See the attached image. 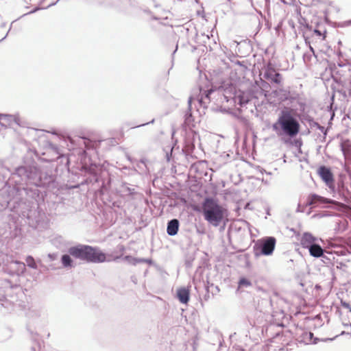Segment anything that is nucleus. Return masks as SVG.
Wrapping results in <instances>:
<instances>
[{"mask_svg":"<svg viewBox=\"0 0 351 351\" xmlns=\"http://www.w3.org/2000/svg\"><path fill=\"white\" fill-rule=\"evenodd\" d=\"M293 111L287 108L280 110L276 121L272 124V130L278 137L293 138L299 133L300 123L294 117Z\"/></svg>","mask_w":351,"mask_h":351,"instance_id":"f257e3e1","label":"nucleus"},{"mask_svg":"<svg viewBox=\"0 0 351 351\" xmlns=\"http://www.w3.org/2000/svg\"><path fill=\"white\" fill-rule=\"evenodd\" d=\"M16 177L20 178V180H16V182H25L40 187H45L53 180L51 176L43 172L36 166H21L17 167L12 174L13 179Z\"/></svg>","mask_w":351,"mask_h":351,"instance_id":"f03ea898","label":"nucleus"},{"mask_svg":"<svg viewBox=\"0 0 351 351\" xmlns=\"http://www.w3.org/2000/svg\"><path fill=\"white\" fill-rule=\"evenodd\" d=\"M68 252L75 258L86 263H100L106 261V254L99 248L88 245L78 244L69 248Z\"/></svg>","mask_w":351,"mask_h":351,"instance_id":"7ed1b4c3","label":"nucleus"},{"mask_svg":"<svg viewBox=\"0 0 351 351\" xmlns=\"http://www.w3.org/2000/svg\"><path fill=\"white\" fill-rule=\"evenodd\" d=\"M226 209L213 197H206L202 204V213L204 219L212 226L217 227L225 217Z\"/></svg>","mask_w":351,"mask_h":351,"instance_id":"20e7f679","label":"nucleus"},{"mask_svg":"<svg viewBox=\"0 0 351 351\" xmlns=\"http://www.w3.org/2000/svg\"><path fill=\"white\" fill-rule=\"evenodd\" d=\"M276 243L274 237H265L258 239L254 245L255 256H270L273 254Z\"/></svg>","mask_w":351,"mask_h":351,"instance_id":"39448f33","label":"nucleus"},{"mask_svg":"<svg viewBox=\"0 0 351 351\" xmlns=\"http://www.w3.org/2000/svg\"><path fill=\"white\" fill-rule=\"evenodd\" d=\"M263 77L274 85L276 88L281 86L282 76L277 72L269 64L265 69Z\"/></svg>","mask_w":351,"mask_h":351,"instance_id":"423d86ee","label":"nucleus"},{"mask_svg":"<svg viewBox=\"0 0 351 351\" xmlns=\"http://www.w3.org/2000/svg\"><path fill=\"white\" fill-rule=\"evenodd\" d=\"M317 172L322 180L329 188L333 187L334 177L330 168L326 166H321L319 167Z\"/></svg>","mask_w":351,"mask_h":351,"instance_id":"0eeeda50","label":"nucleus"},{"mask_svg":"<svg viewBox=\"0 0 351 351\" xmlns=\"http://www.w3.org/2000/svg\"><path fill=\"white\" fill-rule=\"evenodd\" d=\"M337 202L333 199L324 197L317 194H311L308 196L306 204L311 206H317L321 204H333Z\"/></svg>","mask_w":351,"mask_h":351,"instance_id":"6e6552de","label":"nucleus"},{"mask_svg":"<svg viewBox=\"0 0 351 351\" xmlns=\"http://www.w3.org/2000/svg\"><path fill=\"white\" fill-rule=\"evenodd\" d=\"M317 238L309 232H304L300 239V244L304 248L308 249L315 244Z\"/></svg>","mask_w":351,"mask_h":351,"instance_id":"1a4fd4ad","label":"nucleus"},{"mask_svg":"<svg viewBox=\"0 0 351 351\" xmlns=\"http://www.w3.org/2000/svg\"><path fill=\"white\" fill-rule=\"evenodd\" d=\"M180 226L179 220L173 219L168 221L167 226V233L169 236H175L178 234Z\"/></svg>","mask_w":351,"mask_h":351,"instance_id":"9d476101","label":"nucleus"},{"mask_svg":"<svg viewBox=\"0 0 351 351\" xmlns=\"http://www.w3.org/2000/svg\"><path fill=\"white\" fill-rule=\"evenodd\" d=\"M177 297L181 303L187 304L190 298L189 290L184 287L178 289L177 291Z\"/></svg>","mask_w":351,"mask_h":351,"instance_id":"9b49d317","label":"nucleus"},{"mask_svg":"<svg viewBox=\"0 0 351 351\" xmlns=\"http://www.w3.org/2000/svg\"><path fill=\"white\" fill-rule=\"evenodd\" d=\"M309 254L311 256L315 258L324 257V249L319 244H314L308 248Z\"/></svg>","mask_w":351,"mask_h":351,"instance_id":"f8f14e48","label":"nucleus"},{"mask_svg":"<svg viewBox=\"0 0 351 351\" xmlns=\"http://www.w3.org/2000/svg\"><path fill=\"white\" fill-rule=\"evenodd\" d=\"M250 102V97L244 93H240L234 97V103L241 107L245 106Z\"/></svg>","mask_w":351,"mask_h":351,"instance_id":"ddd939ff","label":"nucleus"},{"mask_svg":"<svg viewBox=\"0 0 351 351\" xmlns=\"http://www.w3.org/2000/svg\"><path fill=\"white\" fill-rule=\"evenodd\" d=\"M12 122L16 123V119L14 116L6 114H0V124L3 126L7 127Z\"/></svg>","mask_w":351,"mask_h":351,"instance_id":"4468645a","label":"nucleus"},{"mask_svg":"<svg viewBox=\"0 0 351 351\" xmlns=\"http://www.w3.org/2000/svg\"><path fill=\"white\" fill-rule=\"evenodd\" d=\"M191 101H192V97H190L188 100L189 108L184 114V124L187 126H190L194 121L193 115H192V112H191Z\"/></svg>","mask_w":351,"mask_h":351,"instance_id":"2eb2a0df","label":"nucleus"},{"mask_svg":"<svg viewBox=\"0 0 351 351\" xmlns=\"http://www.w3.org/2000/svg\"><path fill=\"white\" fill-rule=\"evenodd\" d=\"M252 4L255 7V9H268L269 7V0H252Z\"/></svg>","mask_w":351,"mask_h":351,"instance_id":"dca6fc26","label":"nucleus"},{"mask_svg":"<svg viewBox=\"0 0 351 351\" xmlns=\"http://www.w3.org/2000/svg\"><path fill=\"white\" fill-rule=\"evenodd\" d=\"M71 256H72L70 255L69 253V254H63L61 256V263L64 267L69 268V267H73V261Z\"/></svg>","mask_w":351,"mask_h":351,"instance_id":"f3484780","label":"nucleus"},{"mask_svg":"<svg viewBox=\"0 0 351 351\" xmlns=\"http://www.w3.org/2000/svg\"><path fill=\"white\" fill-rule=\"evenodd\" d=\"M124 259L130 262L134 265H136L138 263H145V258H134L131 256H125Z\"/></svg>","mask_w":351,"mask_h":351,"instance_id":"a211bd4d","label":"nucleus"},{"mask_svg":"<svg viewBox=\"0 0 351 351\" xmlns=\"http://www.w3.org/2000/svg\"><path fill=\"white\" fill-rule=\"evenodd\" d=\"M297 98H298V101H296V104L298 107L296 109L298 110L299 111H300L301 112H304L305 111L306 107V104L305 99L302 97H297Z\"/></svg>","mask_w":351,"mask_h":351,"instance_id":"6ab92c4d","label":"nucleus"},{"mask_svg":"<svg viewBox=\"0 0 351 351\" xmlns=\"http://www.w3.org/2000/svg\"><path fill=\"white\" fill-rule=\"evenodd\" d=\"M341 149L343 154H347L351 152V145L348 141H344L341 143Z\"/></svg>","mask_w":351,"mask_h":351,"instance_id":"aec40b11","label":"nucleus"},{"mask_svg":"<svg viewBox=\"0 0 351 351\" xmlns=\"http://www.w3.org/2000/svg\"><path fill=\"white\" fill-rule=\"evenodd\" d=\"M121 192L127 195H132L135 193L134 189L130 188L126 183L121 186Z\"/></svg>","mask_w":351,"mask_h":351,"instance_id":"412c9836","label":"nucleus"},{"mask_svg":"<svg viewBox=\"0 0 351 351\" xmlns=\"http://www.w3.org/2000/svg\"><path fill=\"white\" fill-rule=\"evenodd\" d=\"M25 261L29 267L37 269V265L35 263L34 258L32 256H27Z\"/></svg>","mask_w":351,"mask_h":351,"instance_id":"4be33fe9","label":"nucleus"},{"mask_svg":"<svg viewBox=\"0 0 351 351\" xmlns=\"http://www.w3.org/2000/svg\"><path fill=\"white\" fill-rule=\"evenodd\" d=\"M252 285L251 282L245 278H242L239 281V287H248Z\"/></svg>","mask_w":351,"mask_h":351,"instance_id":"5701e85b","label":"nucleus"},{"mask_svg":"<svg viewBox=\"0 0 351 351\" xmlns=\"http://www.w3.org/2000/svg\"><path fill=\"white\" fill-rule=\"evenodd\" d=\"M297 97H301L298 93H293L292 95H290L288 99H289V101L291 103H293L294 101L296 102L298 101Z\"/></svg>","mask_w":351,"mask_h":351,"instance_id":"b1692460","label":"nucleus"},{"mask_svg":"<svg viewBox=\"0 0 351 351\" xmlns=\"http://www.w3.org/2000/svg\"><path fill=\"white\" fill-rule=\"evenodd\" d=\"M137 167L144 171L143 167L146 168L145 159H141L137 164Z\"/></svg>","mask_w":351,"mask_h":351,"instance_id":"393cba45","label":"nucleus"},{"mask_svg":"<svg viewBox=\"0 0 351 351\" xmlns=\"http://www.w3.org/2000/svg\"><path fill=\"white\" fill-rule=\"evenodd\" d=\"M14 263H15L16 265H19L20 269H21L22 271H23L25 269V263H23L21 262V261H15L14 262Z\"/></svg>","mask_w":351,"mask_h":351,"instance_id":"a878e982","label":"nucleus"},{"mask_svg":"<svg viewBox=\"0 0 351 351\" xmlns=\"http://www.w3.org/2000/svg\"><path fill=\"white\" fill-rule=\"evenodd\" d=\"M49 147L54 152H56V154H59V148L56 145L50 143Z\"/></svg>","mask_w":351,"mask_h":351,"instance_id":"bb28decb","label":"nucleus"},{"mask_svg":"<svg viewBox=\"0 0 351 351\" xmlns=\"http://www.w3.org/2000/svg\"><path fill=\"white\" fill-rule=\"evenodd\" d=\"M213 93V89H210V90H208L207 91L205 92V99H208V100H210V95Z\"/></svg>","mask_w":351,"mask_h":351,"instance_id":"cd10ccee","label":"nucleus"},{"mask_svg":"<svg viewBox=\"0 0 351 351\" xmlns=\"http://www.w3.org/2000/svg\"><path fill=\"white\" fill-rule=\"evenodd\" d=\"M341 305L343 308L349 309L350 311H351V307L350 305L346 302H341Z\"/></svg>","mask_w":351,"mask_h":351,"instance_id":"c85d7f7f","label":"nucleus"},{"mask_svg":"<svg viewBox=\"0 0 351 351\" xmlns=\"http://www.w3.org/2000/svg\"><path fill=\"white\" fill-rule=\"evenodd\" d=\"M154 122V119H152L151 121H149L148 123H143V124H141L139 125L134 126V128H138V127L144 126V125H147L149 123H153Z\"/></svg>","mask_w":351,"mask_h":351,"instance_id":"c756f323","label":"nucleus"},{"mask_svg":"<svg viewBox=\"0 0 351 351\" xmlns=\"http://www.w3.org/2000/svg\"><path fill=\"white\" fill-rule=\"evenodd\" d=\"M314 33H315L316 35L319 36H322V32H321L320 30H319V29H314Z\"/></svg>","mask_w":351,"mask_h":351,"instance_id":"7c9ffc66","label":"nucleus"},{"mask_svg":"<svg viewBox=\"0 0 351 351\" xmlns=\"http://www.w3.org/2000/svg\"><path fill=\"white\" fill-rule=\"evenodd\" d=\"M40 8L39 7H36L35 8L34 10H32V11H30L29 12H28L27 14H32V13H34L36 12L37 10H40ZM25 16V14L23 15Z\"/></svg>","mask_w":351,"mask_h":351,"instance_id":"2f4dec72","label":"nucleus"},{"mask_svg":"<svg viewBox=\"0 0 351 351\" xmlns=\"http://www.w3.org/2000/svg\"><path fill=\"white\" fill-rule=\"evenodd\" d=\"M90 143H91V142H90V141H88V143H86V141H84V144L86 145V147L87 149H90Z\"/></svg>","mask_w":351,"mask_h":351,"instance_id":"473e14b6","label":"nucleus"},{"mask_svg":"<svg viewBox=\"0 0 351 351\" xmlns=\"http://www.w3.org/2000/svg\"><path fill=\"white\" fill-rule=\"evenodd\" d=\"M337 337H338V335L335 336V337L333 338H327V339H324L323 341H333Z\"/></svg>","mask_w":351,"mask_h":351,"instance_id":"72a5a7b5","label":"nucleus"},{"mask_svg":"<svg viewBox=\"0 0 351 351\" xmlns=\"http://www.w3.org/2000/svg\"><path fill=\"white\" fill-rule=\"evenodd\" d=\"M307 335L308 336L309 339H311L313 337V333L309 332L308 333H307Z\"/></svg>","mask_w":351,"mask_h":351,"instance_id":"f704fd0d","label":"nucleus"},{"mask_svg":"<svg viewBox=\"0 0 351 351\" xmlns=\"http://www.w3.org/2000/svg\"><path fill=\"white\" fill-rule=\"evenodd\" d=\"M145 263H148V264H152V259H147V258H145Z\"/></svg>","mask_w":351,"mask_h":351,"instance_id":"c9c22d12","label":"nucleus"},{"mask_svg":"<svg viewBox=\"0 0 351 351\" xmlns=\"http://www.w3.org/2000/svg\"><path fill=\"white\" fill-rule=\"evenodd\" d=\"M49 258L51 260H53L54 259V255L53 254H49L48 255Z\"/></svg>","mask_w":351,"mask_h":351,"instance_id":"e433bc0d","label":"nucleus"},{"mask_svg":"<svg viewBox=\"0 0 351 351\" xmlns=\"http://www.w3.org/2000/svg\"><path fill=\"white\" fill-rule=\"evenodd\" d=\"M318 128H319L322 132H324V130H325V128H324V127H323V126H320V125H319V126H318Z\"/></svg>","mask_w":351,"mask_h":351,"instance_id":"4c0bfd02","label":"nucleus"},{"mask_svg":"<svg viewBox=\"0 0 351 351\" xmlns=\"http://www.w3.org/2000/svg\"><path fill=\"white\" fill-rule=\"evenodd\" d=\"M60 1V0H57V1H56V2H55V3H52L49 4V5L47 6V8H49V7H50V6H52V5H56V4L57 3V2H58V1Z\"/></svg>","mask_w":351,"mask_h":351,"instance_id":"58836bf2","label":"nucleus"},{"mask_svg":"<svg viewBox=\"0 0 351 351\" xmlns=\"http://www.w3.org/2000/svg\"><path fill=\"white\" fill-rule=\"evenodd\" d=\"M126 157H127L128 160H130V162H132V158L128 154L126 155Z\"/></svg>","mask_w":351,"mask_h":351,"instance_id":"ea45409f","label":"nucleus"},{"mask_svg":"<svg viewBox=\"0 0 351 351\" xmlns=\"http://www.w3.org/2000/svg\"><path fill=\"white\" fill-rule=\"evenodd\" d=\"M346 23V25H351V19L350 20H348L347 21L345 22Z\"/></svg>","mask_w":351,"mask_h":351,"instance_id":"a19ab883","label":"nucleus"},{"mask_svg":"<svg viewBox=\"0 0 351 351\" xmlns=\"http://www.w3.org/2000/svg\"><path fill=\"white\" fill-rule=\"evenodd\" d=\"M324 34H326V31L324 32ZM325 38H326V35H325V34H323V38H322V39L324 40V39H325Z\"/></svg>","mask_w":351,"mask_h":351,"instance_id":"79ce46f5","label":"nucleus"},{"mask_svg":"<svg viewBox=\"0 0 351 351\" xmlns=\"http://www.w3.org/2000/svg\"><path fill=\"white\" fill-rule=\"evenodd\" d=\"M310 50H311V51L314 52L313 48L311 46H310Z\"/></svg>","mask_w":351,"mask_h":351,"instance_id":"37998d69","label":"nucleus"},{"mask_svg":"<svg viewBox=\"0 0 351 351\" xmlns=\"http://www.w3.org/2000/svg\"><path fill=\"white\" fill-rule=\"evenodd\" d=\"M202 99H203L202 98H201V99H199V103H201V104H202V103L203 102Z\"/></svg>","mask_w":351,"mask_h":351,"instance_id":"c03bdc74","label":"nucleus"},{"mask_svg":"<svg viewBox=\"0 0 351 351\" xmlns=\"http://www.w3.org/2000/svg\"><path fill=\"white\" fill-rule=\"evenodd\" d=\"M338 65H339L340 67L343 66V64H341V63H339Z\"/></svg>","mask_w":351,"mask_h":351,"instance_id":"a18cd8bd","label":"nucleus"},{"mask_svg":"<svg viewBox=\"0 0 351 351\" xmlns=\"http://www.w3.org/2000/svg\"><path fill=\"white\" fill-rule=\"evenodd\" d=\"M345 333L344 331H342V332L340 334L341 335H343Z\"/></svg>","mask_w":351,"mask_h":351,"instance_id":"49530a36","label":"nucleus"},{"mask_svg":"<svg viewBox=\"0 0 351 351\" xmlns=\"http://www.w3.org/2000/svg\"><path fill=\"white\" fill-rule=\"evenodd\" d=\"M317 339H315V341H314V343H317Z\"/></svg>","mask_w":351,"mask_h":351,"instance_id":"de8ad7c7","label":"nucleus"},{"mask_svg":"<svg viewBox=\"0 0 351 351\" xmlns=\"http://www.w3.org/2000/svg\"><path fill=\"white\" fill-rule=\"evenodd\" d=\"M335 116V114L333 113L332 115V117L331 119H332V117Z\"/></svg>","mask_w":351,"mask_h":351,"instance_id":"09e8293b","label":"nucleus"}]
</instances>
